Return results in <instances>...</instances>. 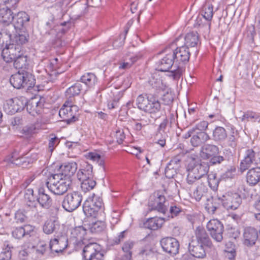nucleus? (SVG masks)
<instances>
[{
  "label": "nucleus",
  "mask_w": 260,
  "mask_h": 260,
  "mask_svg": "<svg viewBox=\"0 0 260 260\" xmlns=\"http://www.w3.org/2000/svg\"><path fill=\"white\" fill-rule=\"evenodd\" d=\"M208 170L209 166L206 163L199 162L192 159L187 166V183L191 185L199 180L207 181L206 175Z\"/></svg>",
  "instance_id": "f257e3e1"
},
{
  "label": "nucleus",
  "mask_w": 260,
  "mask_h": 260,
  "mask_svg": "<svg viewBox=\"0 0 260 260\" xmlns=\"http://www.w3.org/2000/svg\"><path fill=\"white\" fill-rule=\"evenodd\" d=\"M163 52L165 56L158 62L157 70L161 72H168L167 76L174 80H178L182 75V69L178 66L177 69L173 71H169L174 62L171 51V47H167Z\"/></svg>",
  "instance_id": "f03ea898"
},
{
  "label": "nucleus",
  "mask_w": 260,
  "mask_h": 260,
  "mask_svg": "<svg viewBox=\"0 0 260 260\" xmlns=\"http://www.w3.org/2000/svg\"><path fill=\"white\" fill-rule=\"evenodd\" d=\"M11 85L15 88H25L29 90L36 83L34 76L25 70H19L12 75L10 79Z\"/></svg>",
  "instance_id": "7ed1b4c3"
},
{
  "label": "nucleus",
  "mask_w": 260,
  "mask_h": 260,
  "mask_svg": "<svg viewBox=\"0 0 260 260\" xmlns=\"http://www.w3.org/2000/svg\"><path fill=\"white\" fill-rule=\"evenodd\" d=\"M71 180L64 178L61 174H52L46 184L49 190L56 195H62L68 189Z\"/></svg>",
  "instance_id": "20e7f679"
},
{
  "label": "nucleus",
  "mask_w": 260,
  "mask_h": 260,
  "mask_svg": "<svg viewBox=\"0 0 260 260\" xmlns=\"http://www.w3.org/2000/svg\"><path fill=\"white\" fill-rule=\"evenodd\" d=\"M104 209L103 200L100 197L93 194L88 197L83 205V211L87 216L96 217L100 211Z\"/></svg>",
  "instance_id": "39448f33"
},
{
  "label": "nucleus",
  "mask_w": 260,
  "mask_h": 260,
  "mask_svg": "<svg viewBox=\"0 0 260 260\" xmlns=\"http://www.w3.org/2000/svg\"><path fill=\"white\" fill-rule=\"evenodd\" d=\"M182 39H183L182 37H179L176 39L175 43H173L170 46L171 53L173 54L172 56L174 58V62L178 64L187 62L190 57V53L186 46H178L175 49L173 48L175 47V44L176 46L181 45L179 41Z\"/></svg>",
  "instance_id": "423d86ee"
},
{
  "label": "nucleus",
  "mask_w": 260,
  "mask_h": 260,
  "mask_svg": "<svg viewBox=\"0 0 260 260\" xmlns=\"http://www.w3.org/2000/svg\"><path fill=\"white\" fill-rule=\"evenodd\" d=\"M78 107L66 102L59 111V115L62 121L68 124L73 123L78 120Z\"/></svg>",
  "instance_id": "0eeeda50"
},
{
  "label": "nucleus",
  "mask_w": 260,
  "mask_h": 260,
  "mask_svg": "<svg viewBox=\"0 0 260 260\" xmlns=\"http://www.w3.org/2000/svg\"><path fill=\"white\" fill-rule=\"evenodd\" d=\"M84 260H103L104 254L101 246L96 243H90L83 249Z\"/></svg>",
  "instance_id": "6e6552de"
},
{
  "label": "nucleus",
  "mask_w": 260,
  "mask_h": 260,
  "mask_svg": "<svg viewBox=\"0 0 260 260\" xmlns=\"http://www.w3.org/2000/svg\"><path fill=\"white\" fill-rule=\"evenodd\" d=\"M82 201L81 193L78 191L68 193L62 202V207L68 212H72L77 209Z\"/></svg>",
  "instance_id": "1a4fd4ad"
},
{
  "label": "nucleus",
  "mask_w": 260,
  "mask_h": 260,
  "mask_svg": "<svg viewBox=\"0 0 260 260\" xmlns=\"http://www.w3.org/2000/svg\"><path fill=\"white\" fill-rule=\"evenodd\" d=\"M26 103V100L23 97L10 99L5 101L3 109L6 113L12 115L22 110Z\"/></svg>",
  "instance_id": "9d476101"
},
{
  "label": "nucleus",
  "mask_w": 260,
  "mask_h": 260,
  "mask_svg": "<svg viewBox=\"0 0 260 260\" xmlns=\"http://www.w3.org/2000/svg\"><path fill=\"white\" fill-rule=\"evenodd\" d=\"M221 203L227 210L237 209L242 202L240 196L235 192H228L220 196Z\"/></svg>",
  "instance_id": "9b49d317"
},
{
  "label": "nucleus",
  "mask_w": 260,
  "mask_h": 260,
  "mask_svg": "<svg viewBox=\"0 0 260 260\" xmlns=\"http://www.w3.org/2000/svg\"><path fill=\"white\" fill-rule=\"evenodd\" d=\"M206 226L211 237L217 242H221L223 239L224 226L221 222L213 219L208 222Z\"/></svg>",
  "instance_id": "f8f14e48"
},
{
  "label": "nucleus",
  "mask_w": 260,
  "mask_h": 260,
  "mask_svg": "<svg viewBox=\"0 0 260 260\" xmlns=\"http://www.w3.org/2000/svg\"><path fill=\"white\" fill-rule=\"evenodd\" d=\"M22 47L17 46L10 42L6 44L5 48L2 51V56L4 60L7 62H13L17 56H20L23 52Z\"/></svg>",
  "instance_id": "ddd939ff"
},
{
  "label": "nucleus",
  "mask_w": 260,
  "mask_h": 260,
  "mask_svg": "<svg viewBox=\"0 0 260 260\" xmlns=\"http://www.w3.org/2000/svg\"><path fill=\"white\" fill-rule=\"evenodd\" d=\"M160 244L163 250L168 253L176 255L178 253L179 243L174 238H164L160 241Z\"/></svg>",
  "instance_id": "4468645a"
},
{
  "label": "nucleus",
  "mask_w": 260,
  "mask_h": 260,
  "mask_svg": "<svg viewBox=\"0 0 260 260\" xmlns=\"http://www.w3.org/2000/svg\"><path fill=\"white\" fill-rule=\"evenodd\" d=\"M258 239V231L253 227L247 226L244 229L243 233V244L248 247L255 245Z\"/></svg>",
  "instance_id": "2eb2a0df"
},
{
  "label": "nucleus",
  "mask_w": 260,
  "mask_h": 260,
  "mask_svg": "<svg viewBox=\"0 0 260 260\" xmlns=\"http://www.w3.org/2000/svg\"><path fill=\"white\" fill-rule=\"evenodd\" d=\"M68 238L61 236L50 241L49 247L52 252L59 253L63 251L68 246Z\"/></svg>",
  "instance_id": "dca6fc26"
},
{
  "label": "nucleus",
  "mask_w": 260,
  "mask_h": 260,
  "mask_svg": "<svg viewBox=\"0 0 260 260\" xmlns=\"http://www.w3.org/2000/svg\"><path fill=\"white\" fill-rule=\"evenodd\" d=\"M189 251L190 254L194 257L204 258L206 256L205 249L203 244L192 241L189 244Z\"/></svg>",
  "instance_id": "f3484780"
},
{
  "label": "nucleus",
  "mask_w": 260,
  "mask_h": 260,
  "mask_svg": "<svg viewBox=\"0 0 260 260\" xmlns=\"http://www.w3.org/2000/svg\"><path fill=\"white\" fill-rule=\"evenodd\" d=\"M255 153L252 149H249L246 151L244 159L241 161L240 169L244 172L250 168L252 164L255 163Z\"/></svg>",
  "instance_id": "a211bd4d"
},
{
  "label": "nucleus",
  "mask_w": 260,
  "mask_h": 260,
  "mask_svg": "<svg viewBox=\"0 0 260 260\" xmlns=\"http://www.w3.org/2000/svg\"><path fill=\"white\" fill-rule=\"evenodd\" d=\"M29 20V16L26 12L21 11L14 15L13 24L17 28L21 29L26 27Z\"/></svg>",
  "instance_id": "6ab92c4d"
},
{
  "label": "nucleus",
  "mask_w": 260,
  "mask_h": 260,
  "mask_svg": "<svg viewBox=\"0 0 260 260\" xmlns=\"http://www.w3.org/2000/svg\"><path fill=\"white\" fill-rule=\"evenodd\" d=\"M37 202L43 208L49 209L52 204V200L51 197L46 193L44 188H40L38 190V197L37 198Z\"/></svg>",
  "instance_id": "aec40b11"
},
{
  "label": "nucleus",
  "mask_w": 260,
  "mask_h": 260,
  "mask_svg": "<svg viewBox=\"0 0 260 260\" xmlns=\"http://www.w3.org/2000/svg\"><path fill=\"white\" fill-rule=\"evenodd\" d=\"M77 164L76 162L72 161L71 162L66 163L60 166L61 174L63 176L64 178L71 180V178L75 174L77 169Z\"/></svg>",
  "instance_id": "412c9836"
},
{
  "label": "nucleus",
  "mask_w": 260,
  "mask_h": 260,
  "mask_svg": "<svg viewBox=\"0 0 260 260\" xmlns=\"http://www.w3.org/2000/svg\"><path fill=\"white\" fill-rule=\"evenodd\" d=\"M195 235L197 240V242L208 247L211 246V241L206 230L203 227L198 226L196 228Z\"/></svg>",
  "instance_id": "4be33fe9"
},
{
  "label": "nucleus",
  "mask_w": 260,
  "mask_h": 260,
  "mask_svg": "<svg viewBox=\"0 0 260 260\" xmlns=\"http://www.w3.org/2000/svg\"><path fill=\"white\" fill-rule=\"evenodd\" d=\"M43 106L42 103L37 98L32 99L25 104L27 111L32 116L40 113Z\"/></svg>",
  "instance_id": "5701e85b"
},
{
  "label": "nucleus",
  "mask_w": 260,
  "mask_h": 260,
  "mask_svg": "<svg viewBox=\"0 0 260 260\" xmlns=\"http://www.w3.org/2000/svg\"><path fill=\"white\" fill-rule=\"evenodd\" d=\"M206 183L207 181L201 180H199L194 183L197 186L192 192V197L197 201H200L207 192L208 188Z\"/></svg>",
  "instance_id": "b1692460"
},
{
  "label": "nucleus",
  "mask_w": 260,
  "mask_h": 260,
  "mask_svg": "<svg viewBox=\"0 0 260 260\" xmlns=\"http://www.w3.org/2000/svg\"><path fill=\"white\" fill-rule=\"evenodd\" d=\"M46 247L47 245L44 242H40L37 246H32L29 251L30 257L34 260L41 258L44 255Z\"/></svg>",
  "instance_id": "393cba45"
},
{
  "label": "nucleus",
  "mask_w": 260,
  "mask_h": 260,
  "mask_svg": "<svg viewBox=\"0 0 260 260\" xmlns=\"http://www.w3.org/2000/svg\"><path fill=\"white\" fill-rule=\"evenodd\" d=\"M246 180L251 186L256 185L260 181V167L253 168L247 173Z\"/></svg>",
  "instance_id": "a878e982"
},
{
  "label": "nucleus",
  "mask_w": 260,
  "mask_h": 260,
  "mask_svg": "<svg viewBox=\"0 0 260 260\" xmlns=\"http://www.w3.org/2000/svg\"><path fill=\"white\" fill-rule=\"evenodd\" d=\"M77 175L80 181L93 177L92 166L87 162L85 163L82 168L79 169Z\"/></svg>",
  "instance_id": "bb28decb"
},
{
  "label": "nucleus",
  "mask_w": 260,
  "mask_h": 260,
  "mask_svg": "<svg viewBox=\"0 0 260 260\" xmlns=\"http://www.w3.org/2000/svg\"><path fill=\"white\" fill-rule=\"evenodd\" d=\"M29 39V34L27 31H20L13 37L10 42L17 46L22 47V45L28 42Z\"/></svg>",
  "instance_id": "cd10ccee"
},
{
  "label": "nucleus",
  "mask_w": 260,
  "mask_h": 260,
  "mask_svg": "<svg viewBox=\"0 0 260 260\" xmlns=\"http://www.w3.org/2000/svg\"><path fill=\"white\" fill-rule=\"evenodd\" d=\"M190 139V143L193 147H197L210 139L209 136L204 132H197Z\"/></svg>",
  "instance_id": "c85d7f7f"
},
{
  "label": "nucleus",
  "mask_w": 260,
  "mask_h": 260,
  "mask_svg": "<svg viewBox=\"0 0 260 260\" xmlns=\"http://www.w3.org/2000/svg\"><path fill=\"white\" fill-rule=\"evenodd\" d=\"M14 17L12 11L8 7L0 8V22L10 24L13 21Z\"/></svg>",
  "instance_id": "c756f323"
},
{
  "label": "nucleus",
  "mask_w": 260,
  "mask_h": 260,
  "mask_svg": "<svg viewBox=\"0 0 260 260\" xmlns=\"http://www.w3.org/2000/svg\"><path fill=\"white\" fill-rule=\"evenodd\" d=\"M149 83L153 88L158 92L160 91H165L168 88L167 86L164 82L162 79L157 75L152 76L149 81Z\"/></svg>",
  "instance_id": "7c9ffc66"
},
{
  "label": "nucleus",
  "mask_w": 260,
  "mask_h": 260,
  "mask_svg": "<svg viewBox=\"0 0 260 260\" xmlns=\"http://www.w3.org/2000/svg\"><path fill=\"white\" fill-rule=\"evenodd\" d=\"M221 200L220 196L218 195L217 197L212 198L210 199H207V203L205 204V209L209 213L214 214L220 206Z\"/></svg>",
  "instance_id": "2f4dec72"
},
{
  "label": "nucleus",
  "mask_w": 260,
  "mask_h": 260,
  "mask_svg": "<svg viewBox=\"0 0 260 260\" xmlns=\"http://www.w3.org/2000/svg\"><path fill=\"white\" fill-rule=\"evenodd\" d=\"M218 148L214 145L206 144L202 147V157L205 159H209L211 156L218 153Z\"/></svg>",
  "instance_id": "473e14b6"
},
{
  "label": "nucleus",
  "mask_w": 260,
  "mask_h": 260,
  "mask_svg": "<svg viewBox=\"0 0 260 260\" xmlns=\"http://www.w3.org/2000/svg\"><path fill=\"white\" fill-rule=\"evenodd\" d=\"M59 224L57 220L54 218L48 219L43 225V232L46 234H51L59 228Z\"/></svg>",
  "instance_id": "72a5a7b5"
},
{
  "label": "nucleus",
  "mask_w": 260,
  "mask_h": 260,
  "mask_svg": "<svg viewBox=\"0 0 260 260\" xmlns=\"http://www.w3.org/2000/svg\"><path fill=\"white\" fill-rule=\"evenodd\" d=\"M164 220L162 218H150L144 222V226L151 230H156L161 228Z\"/></svg>",
  "instance_id": "f704fd0d"
},
{
  "label": "nucleus",
  "mask_w": 260,
  "mask_h": 260,
  "mask_svg": "<svg viewBox=\"0 0 260 260\" xmlns=\"http://www.w3.org/2000/svg\"><path fill=\"white\" fill-rule=\"evenodd\" d=\"M165 197L163 195L157 194L155 199V203L153 205V208L160 213H165L167 210L166 205L165 204Z\"/></svg>",
  "instance_id": "c9c22d12"
},
{
  "label": "nucleus",
  "mask_w": 260,
  "mask_h": 260,
  "mask_svg": "<svg viewBox=\"0 0 260 260\" xmlns=\"http://www.w3.org/2000/svg\"><path fill=\"white\" fill-rule=\"evenodd\" d=\"M185 40V46L193 47L196 46L199 41V36L196 31H192L188 33L184 38Z\"/></svg>",
  "instance_id": "e433bc0d"
},
{
  "label": "nucleus",
  "mask_w": 260,
  "mask_h": 260,
  "mask_svg": "<svg viewBox=\"0 0 260 260\" xmlns=\"http://www.w3.org/2000/svg\"><path fill=\"white\" fill-rule=\"evenodd\" d=\"M149 102H151V97H149L147 94H140L136 100L138 108L145 112L147 111Z\"/></svg>",
  "instance_id": "4c0bfd02"
},
{
  "label": "nucleus",
  "mask_w": 260,
  "mask_h": 260,
  "mask_svg": "<svg viewBox=\"0 0 260 260\" xmlns=\"http://www.w3.org/2000/svg\"><path fill=\"white\" fill-rule=\"evenodd\" d=\"M213 139L217 142H222L227 138V133L224 128L217 126L213 131Z\"/></svg>",
  "instance_id": "58836bf2"
},
{
  "label": "nucleus",
  "mask_w": 260,
  "mask_h": 260,
  "mask_svg": "<svg viewBox=\"0 0 260 260\" xmlns=\"http://www.w3.org/2000/svg\"><path fill=\"white\" fill-rule=\"evenodd\" d=\"M4 26L2 28L0 32V36L4 37V36H7L10 40V41L12 39L13 33L14 32L15 29L17 28L15 25L12 23L10 24H4Z\"/></svg>",
  "instance_id": "ea45409f"
},
{
  "label": "nucleus",
  "mask_w": 260,
  "mask_h": 260,
  "mask_svg": "<svg viewBox=\"0 0 260 260\" xmlns=\"http://www.w3.org/2000/svg\"><path fill=\"white\" fill-rule=\"evenodd\" d=\"M14 62V67L16 69H20L19 70H25L28 66L27 62V57L23 55V52L20 54V56H17L16 59L13 61Z\"/></svg>",
  "instance_id": "a19ab883"
},
{
  "label": "nucleus",
  "mask_w": 260,
  "mask_h": 260,
  "mask_svg": "<svg viewBox=\"0 0 260 260\" xmlns=\"http://www.w3.org/2000/svg\"><path fill=\"white\" fill-rule=\"evenodd\" d=\"M82 90V85L81 82H77L74 85L69 87L66 92V95L68 98H72L79 94Z\"/></svg>",
  "instance_id": "79ce46f5"
},
{
  "label": "nucleus",
  "mask_w": 260,
  "mask_h": 260,
  "mask_svg": "<svg viewBox=\"0 0 260 260\" xmlns=\"http://www.w3.org/2000/svg\"><path fill=\"white\" fill-rule=\"evenodd\" d=\"M81 82L84 83L87 86L91 87L93 86L97 81V78L92 73H87L81 77Z\"/></svg>",
  "instance_id": "37998d69"
},
{
  "label": "nucleus",
  "mask_w": 260,
  "mask_h": 260,
  "mask_svg": "<svg viewBox=\"0 0 260 260\" xmlns=\"http://www.w3.org/2000/svg\"><path fill=\"white\" fill-rule=\"evenodd\" d=\"M81 188L83 191L86 192L93 189L96 184L93 177L80 181Z\"/></svg>",
  "instance_id": "c03bdc74"
},
{
  "label": "nucleus",
  "mask_w": 260,
  "mask_h": 260,
  "mask_svg": "<svg viewBox=\"0 0 260 260\" xmlns=\"http://www.w3.org/2000/svg\"><path fill=\"white\" fill-rule=\"evenodd\" d=\"M161 109V105L160 102L151 96V102H149L148 108L146 112L151 114L156 113L160 111Z\"/></svg>",
  "instance_id": "a18cd8bd"
},
{
  "label": "nucleus",
  "mask_w": 260,
  "mask_h": 260,
  "mask_svg": "<svg viewBox=\"0 0 260 260\" xmlns=\"http://www.w3.org/2000/svg\"><path fill=\"white\" fill-rule=\"evenodd\" d=\"M9 161L12 164L22 166V167H26L27 164H29L27 158L25 157H16V152L13 153L11 157L9 159Z\"/></svg>",
  "instance_id": "49530a36"
},
{
  "label": "nucleus",
  "mask_w": 260,
  "mask_h": 260,
  "mask_svg": "<svg viewBox=\"0 0 260 260\" xmlns=\"http://www.w3.org/2000/svg\"><path fill=\"white\" fill-rule=\"evenodd\" d=\"M136 56H131L126 58L119 62V69L120 70H126L130 68L138 60Z\"/></svg>",
  "instance_id": "de8ad7c7"
},
{
  "label": "nucleus",
  "mask_w": 260,
  "mask_h": 260,
  "mask_svg": "<svg viewBox=\"0 0 260 260\" xmlns=\"http://www.w3.org/2000/svg\"><path fill=\"white\" fill-rule=\"evenodd\" d=\"M260 118L259 113H256L252 111H247L243 113V115L241 118L242 121H251L255 122Z\"/></svg>",
  "instance_id": "09e8293b"
},
{
  "label": "nucleus",
  "mask_w": 260,
  "mask_h": 260,
  "mask_svg": "<svg viewBox=\"0 0 260 260\" xmlns=\"http://www.w3.org/2000/svg\"><path fill=\"white\" fill-rule=\"evenodd\" d=\"M207 182L208 183L210 187L213 190H217L219 183V179L216 177V174H209L207 177Z\"/></svg>",
  "instance_id": "8fccbe9b"
},
{
  "label": "nucleus",
  "mask_w": 260,
  "mask_h": 260,
  "mask_svg": "<svg viewBox=\"0 0 260 260\" xmlns=\"http://www.w3.org/2000/svg\"><path fill=\"white\" fill-rule=\"evenodd\" d=\"M202 15L206 20L211 21L213 15L212 6L210 4H206L203 7Z\"/></svg>",
  "instance_id": "3c124183"
},
{
  "label": "nucleus",
  "mask_w": 260,
  "mask_h": 260,
  "mask_svg": "<svg viewBox=\"0 0 260 260\" xmlns=\"http://www.w3.org/2000/svg\"><path fill=\"white\" fill-rule=\"evenodd\" d=\"M106 228L104 222L102 221H97L91 224L90 230L93 233H98L103 231Z\"/></svg>",
  "instance_id": "603ef678"
},
{
  "label": "nucleus",
  "mask_w": 260,
  "mask_h": 260,
  "mask_svg": "<svg viewBox=\"0 0 260 260\" xmlns=\"http://www.w3.org/2000/svg\"><path fill=\"white\" fill-rule=\"evenodd\" d=\"M14 219L16 223L21 224L26 222L27 217L23 211L19 210L15 213Z\"/></svg>",
  "instance_id": "864d4df0"
},
{
  "label": "nucleus",
  "mask_w": 260,
  "mask_h": 260,
  "mask_svg": "<svg viewBox=\"0 0 260 260\" xmlns=\"http://www.w3.org/2000/svg\"><path fill=\"white\" fill-rule=\"evenodd\" d=\"M37 207L38 202L36 201V200L34 201H26L25 205V210L27 211H31L32 213L37 212Z\"/></svg>",
  "instance_id": "5fc2aeb1"
},
{
  "label": "nucleus",
  "mask_w": 260,
  "mask_h": 260,
  "mask_svg": "<svg viewBox=\"0 0 260 260\" xmlns=\"http://www.w3.org/2000/svg\"><path fill=\"white\" fill-rule=\"evenodd\" d=\"M77 239L81 240L86 234V230L83 226L76 228L72 232Z\"/></svg>",
  "instance_id": "6e6d98bb"
},
{
  "label": "nucleus",
  "mask_w": 260,
  "mask_h": 260,
  "mask_svg": "<svg viewBox=\"0 0 260 260\" xmlns=\"http://www.w3.org/2000/svg\"><path fill=\"white\" fill-rule=\"evenodd\" d=\"M23 226L16 228L12 231V235L16 239H21L25 236Z\"/></svg>",
  "instance_id": "4d7b16f0"
},
{
  "label": "nucleus",
  "mask_w": 260,
  "mask_h": 260,
  "mask_svg": "<svg viewBox=\"0 0 260 260\" xmlns=\"http://www.w3.org/2000/svg\"><path fill=\"white\" fill-rule=\"evenodd\" d=\"M37 127L35 124L27 125L22 129V133L26 136H30L36 133Z\"/></svg>",
  "instance_id": "13d9d810"
},
{
  "label": "nucleus",
  "mask_w": 260,
  "mask_h": 260,
  "mask_svg": "<svg viewBox=\"0 0 260 260\" xmlns=\"http://www.w3.org/2000/svg\"><path fill=\"white\" fill-rule=\"evenodd\" d=\"M208 126V122L206 121H202L197 124L192 128L194 129V132H204L206 130Z\"/></svg>",
  "instance_id": "bf43d9fd"
},
{
  "label": "nucleus",
  "mask_w": 260,
  "mask_h": 260,
  "mask_svg": "<svg viewBox=\"0 0 260 260\" xmlns=\"http://www.w3.org/2000/svg\"><path fill=\"white\" fill-rule=\"evenodd\" d=\"M135 245V242L129 240L126 241L122 247V249L124 253H130L131 255L132 254V250L133 248Z\"/></svg>",
  "instance_id": "052dcab7"
},
{
  "label": "nucleus",
  "mask_w": 260,
  "mask_h": 260,
  "mask_svg": "<svg viewBox=\"0 0 260 260\" xmlns=\"http://www.w3.org/2000/svg\"><path fill=\"white\" fill-rule=\"evenodd\" d=\"M154 255L152 251L149 249L142 250L139 253V257L143 260H149V258Z\"/></svg>",
  "instance_id": "680f3d73"
},
{
  "label": "nucleus",
  "mask_w": 260,
  "mask_h": 260,
  "mask_svg": "<svg viewBox=\"0 0 260 260\" xmlns=\"http://www.w3.org/2000/svg\"><path fill=\"white\" fill-rule=\"evenodd\" d=\"M166 90V92L162 95L161 99L165 105H169L173 102V96L172 93L169 92L168 89Z\"/></svg>",
  "instance_id": "e2e57ef3"
},
{
  "label": "nucleus",
  "mask_w": 260,
  "mask_h": 260,
  "mask_svg": "<svg viewBox=\"0 0 260 260\" xmlns=\"http://www.w3.org/2000/svg\"><path fill=\"white\" fill-rule=\"evenodd\" d=\"M235 172V168H231V169L228 170L221 175L220 179L224 180H226L229 179H232L234 177Z\"/></svg>",
  "instance_id": "0e129e2a"
},
{
  "label": "nucleus",
  "mask_w": 260,
  "mask_h": 260,
  "mask_svg": "<svg viewBox=\"0 0 260 260\" xmlns=\"http://www.w3.org/2000/svg\"><path fill=\"white\" fill-rule=\"evenodd\" d=\"M24 198L25 201H34V200H36V197L34 196V190L32 188H29L25 190Z\"/></svg>",
  "instance_id": "69168bd1"
},
{
  "label": "nucleus",
  "mask_w": 260,
  "mask_h": 260,
  "mask_svg": "<svg viewBox=\"0 0 260 260\" xmlns=\"http://www.w3.org/2000/svg\"><path fill=\"white\" fill-rule=\"evenodd\" d=\"M115 137L117 139V142L119 144L122 143L125 139V135L122 129H118L116 131Z\"/></svg>",
  "instance_id": "338daca9"
},
{
  "label": "nucleus",
  "mask_w": 260,
  "mask_h": 260,
  "mask_svg": "<svg viewBox=\"0 0 260 260\" xmlns=\"http://www.w3.org/2000/svg\"><path fill=\"white\" fill-rule=\"evenodd\" d=\"M210 158V163L213 165L220 164L224 160L223 156L216 155L211 156Z\"/></svg>",
  "instance_id": "774afa93"
}]
</instances>
